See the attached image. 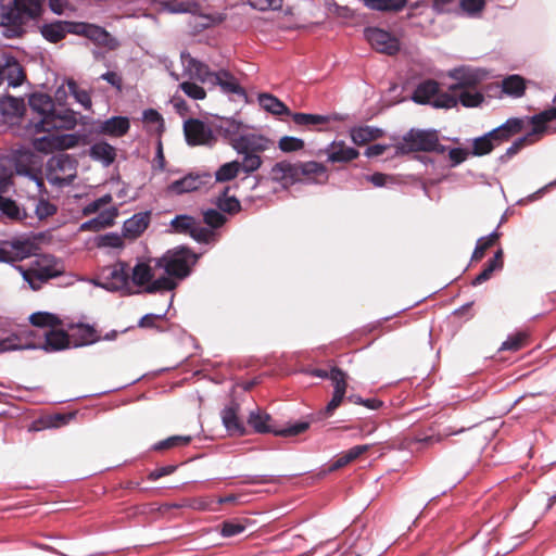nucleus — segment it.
Masks as SVG:
<instances>
[{
  "mask_svg": "<svg viewBox=\"0 0 556 556\" xmlns=\"http://www.w3.org/2000/svg\"><path fill=\"white\" fill-rule=\"evenodd\" d=\"M77 125L76 114L71 110H63L56 112L55 110L48 117L30 122L29 128L34 129L35 134L45 132L42 137L33 140V147L40 152L50 153L55 150H66L75 148L83 139L78 134H64L59 135L53 132L58 129H73Z\"/></svg>",
  "mask_w": 556,
  "mask_h": 556,
  "instance_id": "nucleus-1",
  "label": "nucleus"
},
{
  "mask_svg": "<svg viewBox=\"0 0 556 556\" xmlns=\"http://www.w3.org/2000/svg\"><path fill=\"white\" fill-rule=\"evenodd\" d=\"M154 266L164 270L147 288V292L170 291L177 287L176 279L186 278L197 262V256L186 248L167 251L162 257L153 258Z\"/></svg>",
  "mask_w": 556,
  "mask_h": 556,
  "instance_id": "nucleus-2",
  "label": "nucleus"
},
{
  "mask_svg": "<svg viewBox=\"0 0 556 556\" xmlns=\"http://www.w3.org/2000/svg\"><path fill=\"white\" fill-rule=\"evenodd\" d=\"M180 60L184 68L182 74L190 79L199 80L202 84L219 86L222 91L227 94L245 97L244 89L228 71L220 70L218 72H211L206 64L192 58L191 54L186 51L181 52Z\"/></svg>",
  "mask_w": 556,
  "mask_h": 556,
  "instance_id": "nucleus-3",
  "label": "nucleus"
},
{
  "mask_svg": "<svg viewBox=\"0 0 556 556\" xmlns=\"http://www.w3.org/2000/svg\"><path fill=\"white\" fill-rule=\"evenodd\" d=\"M117 336V331L112 330L102 333L93 325L78 323L71 324L67 327V331L52 330L47 334V348H70L73 342V348H83L91 345L103 340H114Z\"/></svg>",
  "mask_w": 556,
  "mask_h": 556,
  "instance_id": "nucleus-4",
  "label": "nucleus"
},
{
  "mask_svg": "<svg viewBox=\"0 0 556 556\" xmlns=\"http://www.w3.org/2000/svg\"><path fill=\"white\" fill-rule=\"evenodd\" d=\"M394 155H405L412 152L444 153L445 147L440 143L437 130L410 129L402 140L393 146Z\"/></svg>",
  "mask_w": 556,
  "mask_h": 556,
  "instance_id": "nucleus-5",
  "label": "nucleus"
},
{
  "mask_svg": "<svg viewBox=\"0 0 556 556\" xmlns=\"http://www.w3.org/2000/svg\"><path fill=\"white\" fill-rule=\"evenodd\" d=\"M18 269L33 290L40 289L42 283L63 273L62 267L50 255H39L28 267L20 266Z\"/></svg>",
  "mask_w": 556,
  "mask_h": 556,
  "instance_id": "nucleus-6",
  "label": "nucleus"
},
{
  "mask_svg": "<svg viewBox=\"0 0 556 556\" xmlns=\"http://www.w3.org/2000/svg\"><path fill=\"white\" fill-rule=\"evenodd\" d=\"M270 415L262 413L260 409L252 410L248 417V425L257 433H273L278 437H294L305 432L309 428V422L299 421L286 428H277L271 424Z\"/></svg>",
  "mask_w": 556,
  "mask_h": 556,
  "instance_id": "nucleus-7",
  "label": "nucleus"
},
{
  "mask_svg": "<svg viewBox=\"0 0 556 556\" xmlns=\"http://www.w3.org/2000/svg\"><path fill=\"white\" fill-rule=\"evenodd\" d=\"M412 99L416 103L430 104L437 109H452L457 105L456 97L448 91L440 92L439 84L432 79L420 83L416 87Z\"/></svg>",
  "mask_w": 556,
  "mask_h": 556,
  "instance_id": "nucleus-8",
  "label": "nucleus"
},
{
  "mask_svg": "<svg viewBox=\"0 0 556 556\" xmlns=\"http://www.w3.org/2000/svg\"><path fill=\"white\" fill-rule=\"evenodd\" d=\"M77 174L76 161L67 154L52 156L47 163V179L55 186L72 184Z\"/></svg>",
  "mask_w": 556,
  "mask_h": 556,
  "instance_id": "nucleus-9",
  "label": "nucleus"
},
{
  "mask_svg": "<svg viewBox=\"0 0 556 556\" xmlns=\"http://www.w3.org/2000/svg\"><path fill=\"white\" fill-rule=\"evenodd\" d=\"M41 13L40 0H14L12 7L2 14V24L21 27Z\"/></svg>",
  "mask_w": 556,
  "mask_h": 556,
  "instance_id": "nucleus-10",
  "label": "nucleus"
},
{
  "mask_svg": "<svg viewBox=\"0 0 556 556\" xmlns=\"http://www.w3.org/2000/svg\"><path fill=\"white\" fill-rule=\"evenodd\" d=\"M448 76L455 80V83L448 87V92H456L463 89H476L486 79L488 73L482 68L459 66L450 71Z\"/></svg>",
  "mask_w": 556,
  "mask_h": 556,
  "instance_id": "nucleus-11",
  "label": "nucleus"
},
{
  "mask_svg": "<svg viewBox=\"0 0 556 556\" xmlns=\"http://www.w3.org/2000/svg\"><path fill=\"white\" fill-rule=\"evenodd\" d=\"M100 286L109 291L129 292L130 281L127 266L124 263H116L102 270Z\"/></svg>",
  "mask_w": 556,
  "mask_h": 556,
  "instance_id": "nucleus-12",
  "label": "nucleus"
},
{
  "mask_svg": "<svg viewBox=\"0 0 556 556\" xmlns=\"http://www.w3.org/2000/svg\"><path fill=\"white\" fill-rule=\"evenodd\" d=\"M364 36L368 43L378 52L394 55L400 50V41L391 33L379 27H367Z\"/></svg>",
  "mask_w": 556,
  "mask_h": 556,
  "instance_id": "nucleus-13",
  "label": "nucleus"
},
{
  "mask_svg": "<svg viewBox=\"0 0 556 556\" xmlns=\"http://www.w3.org/2000/svg\"><path fill=\"white\" fill-rule=\"evenodd\" d=\"M184 131L190 146H211L215 141L211 127L197 118L187 119Z\"/></svg>",
  "mask_w": 556,
  "mask_h": 556,
  "instance_id": "nucleus-14",
  "label": "nucleus"
},
{
  "mask_svg": "<svg viewBox=\"0 0 556 556\" xmlns=\"http://www.w3.org/2000/svg\"><path fill=\"white\" fill-rule=\"evenodd\" d=\"M273 146V141L263 135L244 131L241 137L232 139V149L237 153H262Z\"/></svg>",
  "mask_w": 556,
  "mask_h": 556,
  "instance_id": "nucleus-15",
  "label": "nucleus"
},
{
  "mask_svg": "<svg viewBox=\"0 0 556 556\" xmlns=\"http://www.w3.org/2000/svg\"><path fill=\"white\" fill-rule=\"evenodd\" d=\"M70 33L84 35L90 40L110 49H115L118 47V41L115 38H113L103 27L93 24H76L73 26V30H70Z\"/></svg>",
  "mask_w": 556,
  "mask_h": 556,
  "instance_id": "nucleus-16",
  "label": "nucleus"
},
{
  "mask_svg": "<svg viewBox=\"0 0 556 556\" xmlns=\"http://www.w3.org/2000/svg\"><path fill=\"white\" fill-rule=\"evenodd\" d=\"M269 178L282 188H289L299 182L298 163L280 161L273 165Z\"/></svg>",
  "mask_w": 556,
  "mask_h": 556,
  "instance_id": "nucleus-17",
  "label": "nucleus"
},
{
  "mask_svg": "<svg viewBox=\"0 0 556 556\" xmlns=\"http://www.w3.org/2000/svg\"><path fill=\"white\" fill-rule=\"evenodd\" d=\"M298 173L299 181L325 184L329 178L326 165L316 161L298 162Z\"/></svg>",
  "mask_w": 556,
  "mask_h": 556,
  "instance_id": "nucleus-18",
  "label": "nucleus"
},
{
  "mask_svg": "<svg viewBox=\"0 0 556 556\" xmlns=\"http://www.w3.org/2000/svg\"><path fill=\"white\" fill-rule=\"evenodd\" d=\"M206 175L188 174L180 179L170 182L166 187V193L170 195H180L184 193L199 190L204 184Z\"/></svg>",
  "mask_w": 556,
  "mask_h": 556,
  "instance_id": "nucleus-19",
  "label": "nucleus"
},
{
  "mask_svg": "<svg viewBox=\"0 0 556 556\" xmlns=\"http://www.w3.org/2000/svg\"><path fill=\"white\" fill-rule=\"evenodd\" d=\"M523 129V119L518 117L508 118L501 126L489 131V137H492L496 146L508 141L513 136L519 134Z\"/></svg>",
  "mask_w": 556,
  "mask_h": 556,
  "instance_id": "nucleus-20",
  "label": "nucleus"
},
{
  "mask_svg": "<svg viewBox=\"0 0 556 556\" xmlns=\"http://www.w3.org/2000/svg\"><path fill=\"white\" fill-rule=\"evenodd\" d=\"M325 153L331 163H346L358 157L359 152L352 147L345 144L344 141H332L326 149Z\"/></svg>",
  "mask_w": 556,
  "mask_h": 556,
  "instance_id": "nucleus-21",
  "label": "nucleus"
},
{
  "mask_svg": "<svg viewBox=\"0 0 556 556\" xmlns=\"http://www.w3.org/2000/svg\"><path fill=\"white\" fill-rule=\"evenodd\" d=\"M0 250H4V255L8 257L5 262L13 260H23L30 256L35 250V244L30 240L13 239L3 242Z\"/></svg>",
  "mask_w": 556,
  "mask_h": 556,
  "instance_id": "nucleus-22",
  "label": "nucleus"
},
{
  "mask_svg": "<svg viewBox=\"0 0 556 556\" xmlns=\"http://www.w3.org/2000/svg\"><path fill=\"white\" fill-rule=\"evenodd\" d=\"M118 216L117 206H110L100 212L94 218L80 225L81 231H100L114 225Z\"/></svg>",
  "mask_w": 556,
  "mask_h": 556,
  "instance_id": "nucleus-23",
  "label": "nucleus"
},
{
  "mask_svg": "<svg viewBox=\"0 0 556 556\" xmlns=\"http://www.w3.org/2000/svg\"><path fill=\"white\" fill-rule=\"evenodd\" d=\"M160 267L154 266L153 258L149 260L148 263L140 262L138 263L131 271V281L138 287L150 286L159 276H156V270Z\"/></svg>",
  "mask_w": 556,
  "mask_h": 556,
  "instance_id": "nucleus-24",
  "label": "nucleus"
},
{
  "mask_svg": "<svg viewBox=\"0 0 556 556\" xmlns=\"http://www.w3.org/2000/svg\"><path fill=\"white\" fill-rule=\"evenodd\" d=\"M239 410L240 405L232 401L228 406H226L222 412V420L227 429V431L231 434H245V427L242 421L239 419Z\"/></svg>",
  "mask_w": 556,
  "mask_h": 556,
  "instance_id": "nucleus-25",
  "label": "nucleus"
},
{
  "mask_svg": "<svg viewBox=\"0 0 556 556\" xmlns=\"http://www.w3.org/2000/svg\"><path fill=\"white\" fill-rule=\"evenodd\" d=\"M150 223V213L142 212L132 215L126 219L123 225V236L129 239H136L148 228Z\"/></svg>",
  "mask_w": 556,
  "mask_h": 556,
  "instance_id": "nucleus-26",
  "label": "nucleus"
},
{
  "mask_svg": "<svg viewBox=\"0 0 556 556\" xmlns=\"http://www.w3.org/2000/svg\"><path fill=\"white\" fill-rule=\"evenodd\" d=\"M130 128L129 119L124 116H113L99 125V132L111 137H122Z\"/></svg>",
  "mask_w": 556,
  "mask_h": 556,
  "instance_id": "nucleus-27",
  "label": "nucleus"
},
{
  "mask_svg": "<svg viewBox=\"0 0 556 556\" xmlns=\"http://www.w3.org/2000/svg\"><path fill=\"white\" fill-rule=\"evenodd\" d=\"M25 112V102L22 98L4 97L0 100V113L7 121L12 122L22 117Z\"/></svg>",
  "mask_w": 556,
  "mask_h": 556,
  "instance_id": "nucleus-28",
  "label": "nucleus"
},
{
  "mask_svg": "<svg viewBox=\"0 0 556 556\" xmlns=\"http://www.w3.org/2000/svg\"><path fill=\"white\" fill-rule=\"evenodd\" d=\"M29 106L30 109L38 114V117L33 119L31 122H36L42 119L43 117H48L54 111V103L52 99L45 93H34L29 98Z\"/></svg>",
  "mask_w": 556,
  "mask_h": 556,
  "instance_id": "nucleus-29",
  "label": "nucleus"
},
{
  "mask_svg": "<svg viewBox=\"0 0 556 556\" xmlns=\"http://www.w3.org/2000/svg\"><path fill=\"white\" fill-rule=\"evenodd\" d=\"M89 155L104 166L111 165L116 157V149L105 141H98L90 147Z\"/></svg>",
  "mask_w": 556,
  "mask_h": 556,
  "instance_id": "nucleus-30",
  "label": "nucleus"
},
{
  "mask_svg": "<svg viewBox=\"0 0 556 556\" xmlns=\"http://www.w3.org/2000/svg\"><path fill=\"white\" fill-rule=\"evenodd\" d=\"M29 321L37 328L49 329L45 333L46 337L52 330H61L59 326L62 325L59 316L49 312H36L29 316ZM43 348H47V344Z\"/></svg>",
  "mask_w": 556,
  "mask_h": 556,
  "instance_id": "nucleus-31",
  "label": "nucleus"
},
{
  "mask_svg": "<svg viewBox=\"0 0 556 556\" xmlns=\"http://www.w3.org/2000/svg\"><path fill=\"white\" fill-rule=\"evenodd\" d=\"M556 119V108H551L531 117L530 122L533 126L530 134L536 138V141L547 129V123Z\"/></svg>",
  "mask_w": 556,
  "mask_h": 556,
  "instance_id": "nucleus-32",
  "label": "nucleus"
},
{
  "mask_svg": "<svg viewBox=\"0 0 556 556\" xmlns=\"http://www.w3.org/2000/svg\"><path fill=\"white\" fill-rule=\"evenodd\" d=\"M364 5L370 10L379 12H400L406 4L407 0H362Z\"/></svg>",
  "mask_w": 556,
  "mask_h": 556,
  "instance_id": "nucleus-33",
  "label": "nucleus"
},
{
  "mask_svg": "<svg viewBox=\"0 0 556 556\" xmlns=\"http://www.w3.org/2000/svg\"><path fill=\"white\" fill-rule=\"evenodd\" d=\"M457 99V104L460 103L465 108H477L484 101V96L476 89H463L456 92H451Z\"/></svg>",
  "mask_w": 556,
  "mask_h": 556,
  "instance_id": "nucleus-34",
  "label": "nucleus"
},
{
  "mask_svg": "<svg viewBox=\"0 0 556 556\" xmlns=\"http://www.w3.org/2000/svg\"><path fill=\"white\" fill-rule=\"evenodd\" d=\"M503 267V251L498 250L494 256L488 261L483 270L472 280L473 286H478L489 280L495 270Z\"/></svg>",
  "mask_w": 556,
  "mask_h": 556,
  "instance_id": "nucleus-35",
  "label": "nucleus"
},
{
  "mask_svg": "<svg viewBox=\"0 0 556 556\" xmlns=\"http://www.w3.org/2000/svg\"><path fill=\"white\" fill-rule=\"evenodd\" d=\"M260 105L267 112L274 115L290 114L288 106L278 98L269 94L262 93L258 96Z\"/></svg>",
  "mask_w": 556,
  "mask_h": 556,
  "instance_id": "nucleus-36",
  "label": "nucleus"
},
{
  "mask_svg": "<svg viewBox=\"0 0 556 556\" xmlns=\"http://www.w3.org/2000/svg\"><path fill=\"white\" fill-rule=\"evenodd\" d=\"M15 169L17 175L27 177L30 181H33L36 185L38 192L42 191L45 181L41 170L38 166H35V164L27 166L20 161L16 163Z\"/></svg>",
  "mask_w": 556,
  "mask_h": 556,
  "instance_id": "nucleus-37",
  "label": "nucleus"
},
{
  "mask_svg": "<svg viewBox=\"0 0 556 556\" xmlns=\"http://www.w3.org/2000/svg\"><path fill=\"white\" fill-rule=\"evenodd\" d=\"M70 30H73V28L66 29L65 23L55 22L43 25L41 28V34L48 41L59 42Z\"/></svg>",
  "mask_w": 556,
  "mask_h": 556,
  "instance_id": "nucleus-38",
  "label": "nucleus"
},
{
  "mask_svg": "<svg viewBox=\"0 0 556 556\" xmlns=\"http://www.w3.org/2000/svg\"><path fill=\"white\" fill-rule=\"evenodd\" d=\"M503 91L515 98H519L525 93V79L519 75H510L502 83Z\"/></svg>",
  "mask_w": 556,
  "mask_h": 556,
  "instance_id": "nucleus-39",
  "label": "nucleus"
},
{
  "mask_svg": "<svg viewBox=\"0 0 556 556\" xmlns=\"http://www.w3.org/2000/svg\"><path fill=\"white\" fill-rule=\"evenodd\" d=\"M351 139L357 146H363L379 136V129L368 126L355 127L351 129Z\"/></svg>",
  "mask_w": 556,
  "mask_h": 556,
  "instance_id": "nucleus-40",
  "label": "nucleus"
},
{
  "mask_svg": "<svg viewBox=\"0 0 556 556\" xmlns=\"http://www.w3.org/2000/svg\"><path fill=\"white\" fill-rule=\"evenodd\" d=\"M66 86L70 93L85 110L91 109L92 101L87 90L81 89L74 79H67Z\"/></svg>",
  "mask_w": 556,
  "mask_h": 556,
  "instance_id": "nucleus-41",
  "label": "nucleus"
},
{
  "mask_svg": "<svg viewBox=\"0 0 556 556\" xmlns=\"http://www.w3.org/2000/svg\"><path fill=\"white\" fill-rule=\"evenodd\" d=\"M115 206L113 204V197L110 193L103 194L102 197L89 202L83 207V214L85 216L100 214L101 211Z\"/></svg>",
  "mask_w": 556,
  "mask_h": 556,
  "instance_id": "nucleus-42",
  "label": "nucleus"
},
{
  "mask_svg": "<svg viewBox=\"0 0 556 556\" xmlns=\"http://www.w3.org/2000/svg\"><path fill=\"white\" fill-rule=\"evenodd\" d=\"M244 126L241 122L236 119H226L220 126V132L229 140L230 146L232 147V139L236 137H241L244 132Z\"/></svg>",
  "mask_w": 556,
  "mask_h": 556,
  "instance_id": "nucleus-43",
  "label": "nucleus"
},
{
  "mask_svg": "<svg viewBox=\"0 0 556 556\" xmlns=\"http://www.w3.org/2000/svg\"><path fill=\"white\" fill-rule=\"evenodd\" d=\"M495 147H497L496 142H494L492 137H489V132H486L485 135L473 139L471 153L476 156L485 155L492 152Z\"/></svg>",
  "mask_w": 556,
  "mask_h": 556,
  "instance_id": "nucleus-44",
  "label": "nucleus"
},
{
  "mask_svg": "<svg viewBox=\"0 0 556 556\" xmlns=\"http://www.w3.org/2000/svg\"><path fill=\"white\" fill-rule=\"evenodd\" d=\"M533 344L532 338L527 330H517L508 336L501 348H520Z\"/></svg>",
  "mask_w": 556,
  "mask_h": 556,
  "instance_id": "nucleus-45",
  "label": "nucleus"
},
{
  "mask_svg": "<svg viewBox=\"0 0 556 556\" xmlns=\"http://www.w3.org/2000/svg\"><path fill=\"white\" fill-rule=\"evenodd\" d=\"M190 435H173L165 440L155 443L152 447L153 451L162 452L174 448L176 446H185L191 442Z\"/></svg>",
  "mask_w": 556,
  "mask_h": 556,
  "instance_id": "nucleus-46",
  "label": "nucleus"
},
{
  "mask_svg": "<svg viewBox=\"0 0 556 556\" xmlns=\"http://www.w3.org/2000/svg\"><path fill=\"white\" fill-rule=\"evenodd\" d=\"M240 172V162L231 161L223 164L215 173L217 181L225 182L229 181L238 176Z\"/></svg>",
  "mask_w": 556,
  "mask_h": 556,
  "instance_id": "nucleus-47",
  "label": "nucleus"
},
{
  "mask_svg": "<svg viewBox=\"0 0 556 556\" xmlns=\"http://www.w3.org/2000/svg\"><path fill=\"white\" fill-rule=\"evenodd\" d=\"M239 155H242V161L240 162V170H242L245 174H251L256 172L262 166V157L260 156V153H238Z\"/></svg>",
  "mask_w": 556,
  "mask_h": 556,
  "instance_id": "nucleus-48",
  "label": "nucleus"
},
{
  "mask_svg": "<svg viewBox=\"0 0 556 556\" xmlns=\"http://www.w3.org/2000/svg\"><path fill=\"white\" fill-rule=\"evenodd\" d=\"M292 121L299 126H314L327 123L328 117L318 114L294 113Z\"/></svg>",
  "mask_w": 556,
  "mask_h": 556,
  "instance_id": "nucleus-49",
  "label": "nucleus"
},
{
  "mask_svg": "<svg viewBox=\"0 0 556 556\" xmlns=\"http://www.w3.org/2000/svg\"><path fill=\"white\" fill-rule=\"evenodd\" d=\"M0 211L12 219H22L25 213L11 199L0 195Z\"/></svg>",
  "mask_w": 556,
  "mask_h": 556,
  "instance_id": "nucleus-50",
  "label": "nucleus"
},
{
  "mask_svg": "<svg viewBox=\"0 0 556 556\" xmlns=\"http://www.w3.org/2000/svg\"><path fill=\"white\" fill-rule=\"evenodd\" d=\"M498 239V233L496 231L491 232L486 237H482L477 241L476 248L472 253V260L479 261L483 257L486 249L492 247L495 241Z\"/></svg>",
  "mask_w": 556,
  "mask_h": 556,
  "instance_id": "nucleus-51",
  "label": "nucleus"
},
{
  "mask_svg": "<svg viewBox=\"0 0 556 556\" xmlns=\"http://www.w3.org/2000/svg\"><path fill=\"white\" fill-rule=\"evenodd\" d=\"M8 79V84L11 87H17L22 85L25 79L23 70L18 64L8 65L3 71V78Z\"/></svg>",
  "mask_w": 556,
  "mask_h": 556,
  "instance_id": "nucleus-52",
  "label": "nucleus"
},
{
  "mask_svg": "<svg viewBox=\"0 0 556 556\" xmlns=\"http://www.w3.org/2000/svg\"><path fill=\"white\" fill-rule=\"evenodd\" d=\"M195 222L197 219L192 216L178 215L172 220L170 225L176 232L190 235Z\"/></svg>",
  "mask_w": 556,
  "mask_h": 556,
  "instance_id": "nucleus-53",
  "label": "nucleus"
},
{
  "mask_svg": "<svg viewBox=\"0 0 556 556\" xmlns=\"http://www.w3.org/2000/svg\"><path fill=\"white\" fill-rule=\"evenodd\" d=\"M179 88L184 91V93L187 97H189L193 100H203L206 97L205 89L203 87H201L200 85H198L193 81H190V80L182 81L179 85Z\"/></svg>",
  "mask_w": 556,
  "mask_h": 556,
  "instance_id": "nucleus-54",
  "label": "nucleus"
},
{
  "mask_svg": "<svg viewBox=\"0 0 556 556\" xmlns=\"http://www.w3.org/2000/svg\"><path fill=\"white\" fill-rule=\"evenodd\" d=\"M305 143L302 139L291 136L281 137L278 141V148L286 153L300 151Z\"/></svg>",
  "mask_w": 556,
  "mask_h": 556,
  "instance_id": "nucleus-55",
  "label": "nucleus"
},
{
  "mask_svg": "<svg viewBox=\"0 0 556 556\" xmlns=\"http://www.w3.org/2000/svg\"><path fill=\"white\" fill-rule=\"evenodd\" d=\"M195 241L201 243H208L214 240L215 233L213 230L203 227L198 220L194 223L190 235Z\"/></svg>",
  "mask_w": 556,
  "mask_h": 556,
  "instance_id": "nucleus-56",
  "label": "nucleus"
},
{
  "mask_svg": "<svg viewBox=\"0 0 556 556\" xmlns=\"http://www.w3.org/2000/svg\"><path fill=\"white\" fill-rule=\"evenodd\" d=\"M536 141V138L533 137V134L528 132L523 137L518 138L513 142V144L506 150L503 157H511L517 154L525 146L532 144Z\"/></svg>",
  "mask_w": 556,
  "mask_h": 556,
  "instance_id": "nucleus-57",
  "label": "nucleus"
},
{
  "mask_svg": "<svg viewBox=\"0 0 556 556\" xmlns=\"http://www.w3.org/2000/svg\"><path fill=\"white\" fill-rule=\"evenodd\" d=\"M346 378H348V376L342 369L338 368L337 366L330 367L329 379L331 380L334 390L340 389L341 392L346 393V388H348Z\"/></svg>",
  "mask_w": 556,
  "mask_h": 556,
  "instance_id": "nucleus-58",
  "label": "nucleus"
},
{
  "mask_svg": "<svg viewBox=\"0 0 556 556\" xmlns=\"http://www.w3.org/2000/svg\"><path fill=\"white\" fill-rule=\"evenodd\" d=\"M166 8L172 13H195L198 5L194 2L176 0L168 2Z\"/></svg>",
  "mask_w": 556,
  "mask_h": 556,
  "instance_id": "nucleus-59",
  "label": "nucleus"
},
{
  "mask_svg": "<svg viewBox=\"0 0 556 556\" xmlns=\"http://www.w3.org/2000/svg\"><path fill=\"white\" fill-rule=\"evenodd\" d=\"M99 247L121 249L124 245L123 237L115 232L101 236L98 241Z\"/></svg>",
  "mask_w": 556,
  "mask_h": 556,
  "instance_id": "nucleus-60",
  "label": "nucleus"
},
{
  "mask_svg": "<svg viewBox=\"0 0 556 556\" xmlns=\"http://www.w3.org/2000/svg\"><path fill=\"white\" fill-rule=\"evenodd\" d=\"M245 530V525L240 521L229 520L222 523L220 534L225 538H230L242 533Z\"/></svg>",
  "mask_w": 556,
  "mask_h": 556,
  "instance_id": "nucleus-61",
  "label": "nucleus"
},
{
  "mask_svg": "<svg viewBox=\"0 0 556 556\" xmlns=\"http://www.w3.org/2000/svg\"><path fill=\"white\" fill-rule=\"evenodd\" d=\"M73 419V414H54L42 420L45 427L59 428L65 426Z\"/></svg>",
  "mask_w": 556,
  "mask_h": 556,
  "instance_id": "nucleus-62",
  "label": "nucleus"
},
{
  "mask_svg": "<svg viewBox=\"0 0 556 556\" xmlns=\"http://www.w3.org/2000/svg\"><path fill=\"white\" fill-rule=\"evenodd\" d=\"M203 217L205 224L212 228H218L223 226L227 220L226 216L216 210H207L204 212Z\"/></svg>",
  "mask_w": 556,
  "mask_h": 556,
  "instance_id": "nucleus-63",
  "label": "nucleus"
},
{
  "mask_svg": "<svg viewBox=\"0 0 556 556\" xmlns=\"http://www.w3.org/2000/svg\"><path fill=\"white\" fill-rule=\"evenodd\" d=\"M484 5V0H460V8L470 16L479 15Z\"/></svg>",
  "mask_w": 556,
  "mask_h": 556,
  "instance_id": "nucleus-64",
  "label": "nucleus"
}]
</instances>
